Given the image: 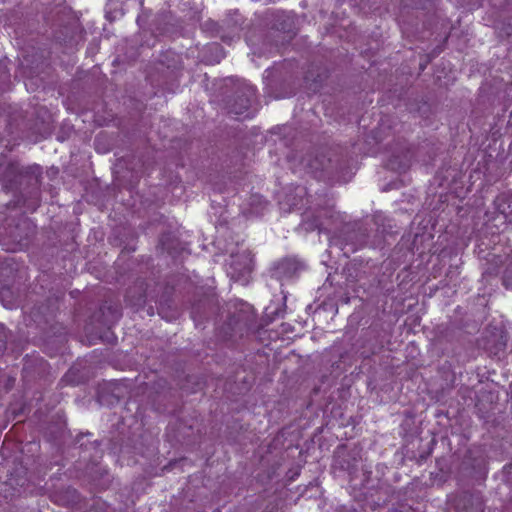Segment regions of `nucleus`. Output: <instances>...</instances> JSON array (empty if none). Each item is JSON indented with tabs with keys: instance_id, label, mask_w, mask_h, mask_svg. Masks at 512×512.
<instances>
[{
	"instance_id": "nucleus-20",
	"label": "nucleus",
	"mask_w": 512,
	"mask_h": 512,
	"mask_svg": "<svg viewBox=\"0 0 512 512\" xmlns=\"http://www.w3.org/2000/svg\"><path fill=\"white\" fill-rule=\"evenodd\" d=\"M158 314L166 319L167 321H172L178 318L179 313L176 308H172L169 304L160 303L158 308Z\"/></svg>"
},
{
	"instance_id": "nucleus-11",
	"label": "nucleus",
	"mask_w": 512,
	"mask_h": 512,
	"mask_svg": "<svg viewBox=\"0 0 512 512\" xmlns=\"http://www.w3.org/2000/svg\"><path fill=\"white\" fill-rule=\"evenodd\" d=\"M301 269H303L301 262L295 258L287 257L274 264L271 274L277 280H283L294 277Z\"/></svg>"
},
{
	"instance_id": "nucleus-12",
	"label": "nucleus",
	"mask_w": 512,
	"mask_h": 512,
	"mask_svg": "<svg viewBox=\"0 0 512 512\" xmlns=\"http://www.w3.org/2000/svg\"><path fill=\"white\" fill-rule=\"evenodd\" d=\"M147 284L144 281H137L133 286L127 289L126 302L134 308H141L147 299Z\"/></svg>"
},
{
	"instance_id": "nucleus-18",
	"label": "nucleus",
	"mask_w": 512,
	"mask_h": 512,
	"mask_svg": "<svg viewBox=\"0 0 512 512\" xmlns=\"http://www.w3.org/2000/svg\"><path fill=\"white\" fill-rule=\"evenodd\" d=\"M160 249L171 256H175L181 250L179 240L170 232L163 233L159 240Z\"/></svg>"
},
{
	"instance_id": "nucleus-4",
	"label": "nucleus",
	"mask_w": 512,
	"mask_h": 512,
	"mask_svg": "<svg viewBox=\"0 0 512 512\" xmlns=\"http://www.w3.org/2000/svg\"><path fill=\"white\" fill-rule=\"evenodd\" d=\"M232 94L224 100V108L230 115L248 118L252 116L251 108L256 101L255 88L245 81L233 82Z\"/></svg>"
},
{
	"instance_id": "nucleus-13",
	"label": "nucleus",
	"mask_w": 512,
	"mask_h": 512,
	"mask_svg": "<svg viewBox=\"0 0 512 512\" xmlns=\"http://www.w3.org/2000/svg\"><path fill=\"white\" fill-rule=\"evenodd\" d=\"M412 161L410 149L404 148L400 153H393L386 163L389 170L402 173L409 169Z\"/></svg>"
},
{
	"instance_id": "nucleus-27",
	"label": "nucleus",
	"mask_w": 512,
	"mask_h": 512,
	"mask_svg": "<svg viewBox=\"0 0 512 512\" xmlns=\"http://www.w3.org/2000/svg\"><path fill=\"white\" fill-rule=\"evenodd\" d=\"M265 72L267 73V75L265 76V78H266V79H267L268 77H270V75H272V73H273V72H272L271 70H269V69H267Z\"/></svg>"
},
{
	"instance_id": "nucleus-29",
	"label": "nucleus",
	"mask_w": 512,
	"mask_h": 512,
	"mask_svg": "<svg viewBox=\"0 0 512 512\" xmlns=\"http://www.w3.org/2000/svg\"><path fill=\"white\" fill-rule=\"evenodd\" d=\"M299 190V194H302L304 192V189L301 188V189H298Z\"/></svg>"
},
{
	"instance_id": "nucleus-7",
	"label": "nucleus",
	"mask_w": 512,
	"mask_h": 512,
	"mask_svg": "<svg viewBox=\"0 0 512 512\" xmlns=\"http://www.w3.org/2000/svg\"><path fill=\"white\" fill-rule=\"evenodd\" d=\"M222 307L219 304L218 297L213 290L206 293L195 295L191 306V317L196 326H199L205 320L217 319L222 316Z\"/></svg>"
},
{
	"instance_id": "nucleus-5",
	"label": "nucleus",
	"mask_w": 512,
	"mask_h": 512,
	"mask_svg": "<svg viewBox=\"0 0 512 512\" xmlns=\"http://www.w3.org/2000/svg\"><path fill=\"white\" fill-rule=\"evenodd\" d=\"M304 169L316 178H334L342 172L343 161L334 151L309 154L302 159Z\"/></svg>"
},
{
	"instance_id": "nucleus-30",
	"label": "nucleus",
	"mask_w": 512,
	"mask_h": 512,
	"mask_svg": "<svg viewBox=\"0 0 512 512\" xmlns=\"http://www.w3.org/2000/svg\"><path fill=\"white\" fill-rule=\"evenodd\" d=\"M344 301H345V303H348L349 302V298L348 297L344 298Z\"/></svg>"
},
{
	"instance_id": "nucleus-8",
	"label": "nucleus",
	"mask_w": 512,
	"mask_h": 512,
	"mask_svg": "<svg viewBox=\"0 0 512 512\" xmlns=\"http://www.w3.org/2000/svg\"><path fill=\"white\" fill-rule=\"evenodd\" d=\"M368 223L370 224V232H373V234H371L372 248L382 247L386 241V237L394 233L392 220L381 212H376L372 218L368 220Z\"/></svg>"
},
{
	"instance_id": "nucleus-17",
	"label": "nucleus",
	"mask_w": 512,
	"mask_h": 512,
	"mask_svg": "<svg viewBox=\"0 0 512 512\" xmlns=\"http://www.w3.org/2000/svg\"><path fill=\"white\" fill-rule=\"evenodd\" d=\"M273 28L277 31H282L287 33L292 37L295 35L294 33V19L289 14L285 12H278L274 15V20L272 24Z\"/></svg>"
},
{
	"instance_id": "nucleus-10",
	"label": "nucleus",
	"mask_w": 512,
	"mask_h": 512,
	"mask_svg": "<svg viewBox=\"0 0 512 512\" xmlns=\"http://www.w3.org/2000/svg\"><path fill=\"white\" fill-rule=\"evenodd\" d=\"M55 16L57 18L53 19V25L59 29L55 30L54 37L58 42L66 43L73 38L76 22L65 12V9L57 11Z\"/></svg>"
},
{
	"instance_id": "nucleus-16",
	"label": "nucleus",
	"mask_w": 512,
	"mask_h": 512,
	"mask_svg": "<svg viewBox=\"0 0 512 512\" xmlns=\"http://www.w3.org/2000/svg\"><path fill=\"white\" fill-rule=\"evenodd\" d=\"M254 317L251 314H247L246 311L241 310L239 313H234L229 317L230 329L232 332L242 333L244 330L252 328Z\"/></svg>"
},
{
	"instance_id": "nucleus-23",
	"label": "nucleus",
	"mask_w": 512,
	"mask_h": 512,
	"mask_svg": "<svg viewBox=\"0 0 512 512\" xmlns=\"http://www.w3.org/2000/svg\"><path fill=\"white\" fill-rule=\"evenodd\" d=\"M502 283L507 289H512V260L509 261L503 271Z\"/></svg>"
},
{
	"instance_id": "nucleus-3",
	"label": "nucleus",
	"mask_w": 512,
	"mask_h": 512,
	"mask_svg": "<svg viewBox=\"0 0 512 512\" xmlns=\"http://www.w3.org/2000/svg\"><path fill=\"white\" fill-rule=\"evenodd\" d=\"M343 222L344 217L334 210V205L326 203L314 210H306L301 227L307 232L317 229L319 232L337 234Z\"/></svg>"
},
{
	"instance_id": "nucleus-28",
	"label": "nucleus",
	"mask_w": 512,
	"mask_h": 512,
	"mask_svg": "<svg viewBox=\"0 0 512 512\" xmlns=\"http://www.w3.org/2000/svg\"><path fill=\"white\" fill-rule=\"evenodd\" d=\"M347 281L351 282V283H354L355 282V279L352 278V279H347Z\"/></svg>"
},
{
	"instance_id": "nucleus-21",
	"label": "nucleus",
	"mask_w": 512,
	"mask_h": 512,
	"mask_svg": "<svg viewBox=\"0 0 512 512\" xmlns=\"http://www.w3.org/2000/svg\"><path fill=\"white\" fill-rule=\"evenodd\" d=\"M431 0H400L403 8L425 10L431 6Z\"/></svg>"
},
{
	"instance_id": "nucleus-24",
	"label": "nucleus",
	"mask_w": 512,
	"mask_h": 512,
	"mask_svg": "<svg viewBox=\"0 0 512 512\" xmlns=\"http://www.w3.org/2000/svg\"><path fill=\"white\" fill-rule=\"evenodd\" d=\"M7 345V333L6 329L0 325V354L6 350Z\"/></svg>"
},
{
	"instance_id": "nucleus-22",
	"label": "nucleus",
	"mask_w": 512,
	"mask_h": 512,
	"mask_svg": "<svg viewBox=\"0 0 512 512\" xmlns=\"http://www.w3.org/2000/svg\"><path fill=\"white\" fill-rule=\"evenodd\" d=\"M0 298L5 307L12 308L15 304L12 292L9 287L2 286L0 288Z\"/></svg>"
},
{
	"instance_id": "nucleus-19",
	"label": "nucleus",
	"mask_w": 512,
	"mask_h": 512,
	"mask_svg": "<svg viewBox=\"0 0 512 512\" xmlns=\"http://www.w3.org/2000/svg\"><path fill=\"white\" fill-rule=\"evenodd\" d=\"M160 63L165 66L172 73L182 69V62L180 56L173 51H166L161 55Z\"/></svg>"
},
{
	"instance_id": "nucleus-14",
	"label": "nucleus",
	"mask_w": 512,
	"mask_h": 512,
	"mask_svg": "<svg viewBox=\"0 0 512 512\" xmlns=\"http://www.w3.org/2000/svg\"><path fill=\"white\" fill-rule=\"evenodd\" d=\"M458 512H483L484 503L480 495L464 493L456 503Z\"/></svg>"
},
{
	"instance_id": "nucleus-26",
	"label": "nucleus",
	"mask_w": 512,
	"mask_h": 512,
	"mask_svg": "<svg viewBox=\"0 0 512 512\" xmlns=\"http://www.w3.org/2000/svg\"><path fill=\"white\" fill-rule=\"evenodd\" d=\"M52 127L50 125V122H43V127L38 129V132L43 136L46 137L51 134Z\"/></svg>"
},
{
	"instance_id": "nucleus-2",
	"label": "nucleus",
	"mask_w": 512,
	"mask_h": 512,
	"mask_svg": "<svg viewBox=\"0 0 512 512\" xmlns=\"http://www.w3.org/2000/svg\"><path fill=\"white\" fill-rule=\"evenodd\" d=\"M36 233V226L26 216L7 218L0 226V242L7 251L15 252L29 246Z\"/></svg>"
},
{
	"instance_id": "nucleus-1",
	"label": "nucleus",
	"mask_w": 512,
	"mask_h": 512,
	"mask_svg": "<svg viewBox=\"0 0 512 512\" xmlns=\"http://www.w3.org/2000/svg\"><path fill=\"white\" fill-rule=\"evenodd\" d=\"M41 168L38 165L24 167L16 160L0 161V185L3 191L12 193L7 208L25 207L35 211L40 205Z\"/></svg>"
},
{
	"instance_id": "nucleus-6",
	"label": "nucleus",
	"mask_w": 512,
	"mask_h": 512,
	"mask_svg": "<svg viewBox=\"0 0 512 512\" xmlns=\"http://www.w3.org/2000/svg\"><path fill=\"white\" fill-rule=\"evenodd\" d=\"M369 226L368 219L353 223L343 222L338 234L344 245L342 247L344 254L354 253L367 246L371 247V232Z\"/></svg>"
},
{
	"instance_id": "nucleus-25",
	"label": "nucleus",
	"mask_w": 512,
	"mask_h": 512,
	"mask_svg": "<svg viewBox=\"0 0 512 512\" xmlns=\"http://www.w3.org/2000/svg\"><path fill=\"white\" fill-rule=\"evenodd\" d=\"M65 494L67 495V501L63 502V504H69L70 502H76L78 499V494L75 489L67 488L65 491Z\"/></svg>"
},
{
	"instance_id": "nucleus-15",
	"label": "nucleus",
	"mask_w": 512,
	"mask_h": 512,
	"mask_svg": "<svg viewBox=\"0 0 512 512\" xmlns=\"http://www.w3.org/2000/svg\"><path fill=\"white\" fill-rule=\"evenodd\" d=\"M336 457L338 459L340 468L350 471L356 468L357 463L360 460V453L357 448L347 450L346 447L341 446L338 447L336 451Z\"/></svg>"
},
{
	"instance_id": "nucleus-9",
	"label": "nucleus",
	"mask_w": 512,
	"mask_h": 512,
	"mask_svg": "<svg viewBox=\"0 0 512 512\" xmlns=\"http://www.w3.org/2000/svg\"><path fill=\"white\" fill-rule=\"evenodd\" d=\"M253 269V258L249 251L231 254L228 274L235 281L246 280Z\"/></svg>"
}]
</instances>
